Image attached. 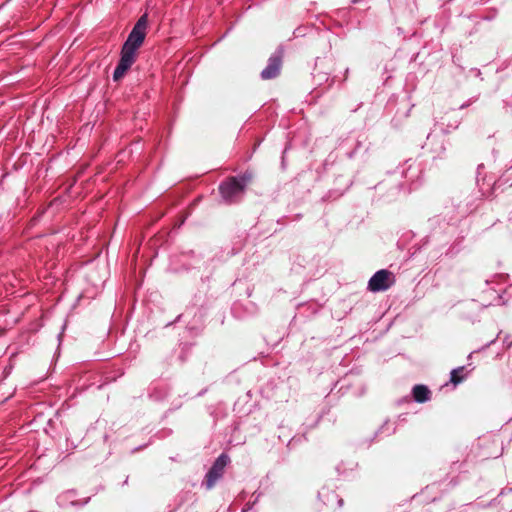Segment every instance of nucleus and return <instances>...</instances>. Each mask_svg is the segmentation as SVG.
Segmentation results:
<instances>
[{
  "mask_svg": "<svg viewBox=\"0 0 512 512\" xmlns=\"http://www.w3.org/2000/svg\"><path fill=\"white\" fill-rule=\"evenodd\" d=\"M230 459L227 454H221L213 463L212 467L207 472L203 485L206 489H212L217 481L222 478L225 467L229 463Z\"/></svg>",
  "mask_w": 512,
  "mask_h": 512,
  "instance_id": "obj_3",
  "label": "nucleus"
},
{
  "mask_svg": "<svg viewBox=\"0 0 512 512\" xmlns=\"http://www.w3.org/2000/svg\"><path fill=\"white\" fill-rule=\"evenodd\" d=\"M412 394L416 402L424 403L430 399L431 391L427 386L418 384L413 387Z\"/></svg>",
  "mask_w": 512,
  "mask_h": 512,
  "instance_id": "obj_6",
  "label": "nucleus"
},
{
  "mask_svg": "<svg viewBox=\"0 0 512 512\" xmlns=\"http://www.w3.org/2000/svg\"><path fill=\"white\" fill-rule=\"evenodd\" d=\"M250 174H244L239 179L230 177L219 186V191L223 199L228 203L237 202L243 195L246 185L251 181Z\"/></svg>",
  "mask_w": 512,
  "mask_h": 512,
  "instance_id": "obj_2",
  "label": "nucleus"
},
{
  "mask_svg": "<svg viewBox=\"0 0 512 512\" xmlns=\"http://www.w3.org/2000/svg\"><path fill=\"white\" fill-rule=\"evenodd\" d=\"M147 27L148 15L145 13L138 19L122 46L121 57L113 73L114 81L122 79L134 64L137 56V50L145 40Z\"/></svg>",
  "mask_w": 512,
  "mask_h": 512,
  "instance_id": "obj_1",
  "label": "nucleus"
},
{
  "mask_svg": "<svg viewBox=\"0 0 512 512\" xmlns=\"http://www.w3.org/2000/svg\"><path fill=\"white\" fill-rule=\"evenodd\" d=\"M283 64V54L281 52L272 55L268 59V64L261 72L263 80H270L278 77Z\"/></svg>",
  "mask_w": 512,
  "mask_h": 512,
  "instance_id": "obj_5",
  "label": "nucleus"
},
{
  "mask_svg": "<svg viewBox=\"0 0 512 512\" xmlns=\"http://www.w3.org/2000/svg\"><path fill=\"white\" fill-rule=\"evenodd\" d=\"M395 282L391 271L382 269L377 271L368 282V289L372 292L388 290Z\"/></svg>",
  "mask_w": 512,
  "mask_h": 512,
  "instance_id": "obj_4",
  "label": "nucleus"
},
{
  "mask_svg": "<svg viewBox=\"0 0 512 512\" xmlns=\"http://www.w3.org/2000/svg\"><path fill=\"white\" fill-rule=\"evenodd\" d=\"M464 366H461V367H458L456 369H453L451 371V377H450V381L451 383H453L454 385H458L459 383H461L463 380H464V376L461 375V373L464 371Z\"/></svg>",
  "mask_w": 512,
  "mask_h": 512,
  "instance_id": "obj_7",
  "label": "nucleus"
}]
</instances>
